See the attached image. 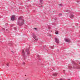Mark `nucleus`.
Returning <instances> with one entry per match:
<instances>
[{"mask_svg": "<svg viewBox=\"0 0 80 80\" xmlns=\"http://www.w3.org/2000/svg\"><path fill=\"white\" fill-rule=\"evenodd\" d=\"M17 24L19 26H22L24 24V20L22 19V17H19L17 22Z\"/></svg>", "mask_w": 80, "mask_h": 80, "instance_id": "obj_1", "label": "nucleus"}, {"mask_svg": "<svg viewBox=\"0 0 80 80\" xmlns=\"http://www.w3.org/2000/svg\"><path fill=\"white\" fill-rule=\"evenodd\" d=\"M30 54V52H29V49H27L25 52L24 50H22V56L23 57L24 60H25L26 59V55H28Z\"/></svg>", "mask_w": 80, "mask_h": 80, "instance_id": "obj_2", "label": "nucleus"}, {"mask_svg": "<svg viewBox=\"0 0 80 80\" xmlns=\"http://www.w3.org/2000/svg\"><path fill=\"white\" fill-rule=\"evenodd\" d=\"M33 36V38H34V39H35V40H34V42H37V40H38V39L37 38V37H36V36H35V34H33L32 35Z\"/></svg>", "mask_w": 80, "mask_h": 80, "instance_id": "obj_3", "label": "nucleus"}, {"mask_svg": "<svg viewBox=\"0 0 80 80\" xmlns=\"http://www.w3.org/2000/svg\"><path fill=\"white\" fill-rule=\"evenodd\" d=\"M64 40L66 42H68V43H69V42H71L70 40L69 39H67L66 38L64 39Z\"/></svg>", "mask_w": 80, "mask_h": 80, "instance_id": "obj_4", "label": "nucleus"}, {"mask_svg": "<svg viewBox=\"0 0 80 80\" xmlns=\"http://www.w3.org/2000/svg\"><path fill=\"white\" fill-rule=\"evenodd\" d=\"M55 40L56 43H59V40L58 39H57V38H55Z\"/></svg>", "mask_w": 80, "mask_h": 80, "instance_id": "obj_5", "label": "nucleus"}, {"mask_svg": "<svg viewBox=\"0 0 80 80\" xmlns=\"http://www.w3.org/2000/svg\"><path fill=\"white\" fill-rule=\"evenodd\" d=\"M11 20H12V21H13L14 20H15V16H12L11 18Z\"/></svg>", "mask_w": 80, "mask_h": 80, "instance_id": "obj_6", "label": "nucleus"}, {"mask_svg": "<svg viewBox=\"0 0 80 80\" xmlns=\"http://www.w3.org/2000/svg\"><path fill=\"white\" fill-rule=\"evenodd\" d=\"M70 18H73L74 17V16L73 14H71L69 16Z\"/></svg>", "mask_w": 80, "mask_h": 80, "instance_id": "obj_7", "label": "nucleus"}, {"mask_svg": "<svg viewBox=\"0 0 80 80\" xmlns=\"http://www.w3.org/2000/svg\"><path fill=\"white\" fill-rule=\"evenodd\" d=\"M43 0H40V2L41 3V4H43L42 2Z\"/></svg>", "mask_w": 80, "mask_h": 80, "instance_id": "obj_8", "label": "nucleus"}, {"mask_svg": "<svg viewBox=\"0 0 80 80\" xmlns=\"http://www.w3.org/2000/svg\"><path fill=\"white\" fill-rule=\"evenodd\" d=\"M57 75V73H54L53 74V76H56Z\"/></svg>", "mask_w": 80, "mask_h": 80, "instance_id": "obj_9", "label": "nucleus"}, {"mask_svg": "<svg viewBox=\"0 0 80 80\" xmlns=\"http://www.w3.org/2000/svg\"><path fill=\"white\" fill-rule=\"evenodd\" d=\"M66 12H69V13H70V10H68L66 11Z\"/></svg>", "mask_w": 80, "mask_h": 80, "instance_id": "obj_10", "label": "nucleus"}, {"mask_svg": "<svg viewBox=\"0 0 80 80\" xmlns=\"http://www.w3.org/2000/svg\"><path fill=\"white\" fill-rule=\"evenodd\" d=\"M22 65H25V62H23L22 63Z\"/></svg>", "mask_w": 80, "mask_h": 80, "instance_id": "obj_11", "label": "nucleus"}, {"mask_svg": "<svg viewBox=\"0 0 80 80\" xmlns=\"http://www.w3.org/2000/svg\"><path fill=\"white\" fill-rule=\"evenodd\" d=\"M7 65L8 67L9 66V64H8V63H7Z\"/></svg>", "mask_w": 80, "mask_h": 80, "instance_id": "obj_12", "label": "nucleus"}, {"mask_svg": "<svg viewBox=\"0 0 80 80\" xmlns=\"http://www.w3.org/2000/svg\"><path fill=\"white\" fill-rule=\"evenodd\" d=\"M56 34H58V32H56Z\"/></svg>", "mask_w": 80, "mask_h": 80, "instance_id": "obj_13", "label": "nucleus"}, {"mask_svg": "<svg viewBox=\"0 0 80 80\" xmlns=\"http://www.w3.org/2000/svg\"><path fill=\"white\" fill-rule=\"evenodd\" d=\"M60 6H61V7L62 6V4H59Z\"/></svg>", "mask_w": 80, "mask_h": 80, "instance_id": "obj_14", "label": "nucleus"}, {"mask_svg": "<svg viewBox=\"0 0 80 80\" xmlns=\"http://www.w3.org/2000/svg\"><path fill=\"white\" fill-rule=\"evenodd\" d=\"M48 29H50V26H49L48 27Z\"/></svg>", "mask_w": 80, "mask_h": 80, "instance_id": "obj_15", "label": "nucleus"}, {"mask_svg": "<svg viewBox=\"0 0 80 80\" xmlns=\"http://www.w3.org/2000/svg\"><path fill=\"white\" fill-rule=\"evenodd\" d=\"M49 37H51V34H49Z\"/></svg>", "mask_w": 80, "mask_h": 80, "instance_id": "obj_16", "label": "nucleus"}, {"mask_svg": "<svg viewBox=\"0 0 80 80\" xmlns=\"http://www.w3.org/2000/svg\"><path fill=\"white\" fill-rule=\"evenodd\" d=\"M37 57H38V58H39V55H38Z\"/></svg>", "mask_w": 80, "mask_h": 80, "instance_id": "obj_17", "label": "nucleus"}, {"mask_svg": "<svg viewBox=\"0 0 80 80\" xmlns=\"http://www.w3.org/2000/svg\"><path fill=\"white\" fill-rule=\"evenodd\" d=\"M62 14H59V15H60V16H61L62 15Z\"/></svg>", "mask_w": 80, "mask_h": 80, "instance_id": "obj_18", "label": "nucleus"}, {"mask_svg": "<svg viewBox=\"0 0 80 80\" xmlns=\"http://www.w3.org/2000/svg\"><path fill=\"white\" fill-rule=\"evenodd\" d=\"M34 29L35 30H37V28H35Z\"/></svg>", "mask_w": 80, "mask_h": 80, "instance_id": "obj_19", "label": "nucleus"}, {"mask_svg": "<svg viewBox=\"0 0 80 80\" xmlns=\"http://www.w3.org/2000/svg\"><path fill=\"white\" fill-rule=\"evenodd\" d=\"M6 31H7V32H8V29H6Z\"/></svg>", "mask_w": 80, "mask_h": 80, "instance_id": "obj_20", "label": "nucleus"}, {"mask_svg": "<svg viewBox=\"0 0 80 80\" xmlns=\"http://www.w3.org/2000/svg\"><path fill=\"white\" fill-rule=\"evenodd\" d=\"M59 80H63V79H60Z\"/></svg>", "mask_w": 80, "mask_h": 80, "instance_id": "obj_21", "label": "nucleus"}, {"mask_svg": "<svg viewBox=\"0 0 80 80\" xmlns=\"http://www.w3.org/2000/svg\"><path fill=\"white\" fill-rule=\"evenodd\" d=\"M16 29H17V28H15V30H16Z\"/></svg>", "mask_w": 80, "mask_h": 80, "instance_id": "obj_22", "label": "nucleus"}, {"mask_svg": "<svg viewBox=\"0 0 80 80\" xmlns=\"http://www.w3.org/2000/svg\"><path fill=\"white\" fill-rule=\"evenodd\" d=\"M51 48H53V46H52V47H51Z\"/></svg>", "mask_w": 80, "mask_h": 80, "instance_id": "obj_23", "label": "nucleus"}, {"mask_svg": "<svg viewBox=\"0 0 80 80\" xmlns=\"http://www.w3.org/2000/svg\"><path fill=\"white\" fill-rule=\"evenodd\" d=\"M65 72V71H63V72Z\"/></svg>", "mask_w": 80, "mask_h": 80, "instance_id": "obj_24", "label": "nucleus"}, {"mask_svg": "<svg viewBox=\"0 0 80 80\" xmlns=\"http://www.w3.org/2000/svg\"><path fill=\"white\" fill-rule=\"evenodd\" d=\"M68 80H70V79H68Z\"/></svg>", "mask_w": 80, "mask_h": 80, "instance_id": "obj_25", "label": "nucleus"}, {"mask_svg": "<svg viewBox=\"0 0 80 80\" xmlns=\"http://www.w3.org/2000/svg\"><path fill=\"white\" fill-rule=\"evenodd\" d=\"M73 63H74V62H73Z\"/></svg>", "mask_w": 80, "mask_h": 80, "instance_id": "obj_26", "label": "nucleus"}, {"mask_svg": "<svg viewBox=\"0 0 80 80\" xmlns=\"http://www.w3.org/2000/svg\"><path fill=\"white\" fill-rule=\"evenodd\" d=\"M42 7V6H41V7Z\"/></svg>", "mask_w": 80, "mask_h": 80, "instance_id": "obj_27", "label": "nucleus"}, {"mask_svg": "<svg viewBox=\"0 0 80 80\" xmlns=\"http://www.w3.org/2000/svg\"><path fill=\"white\" fill-rule=\"evenodd\" d=\"M3 30H5V29H4V28H3Z\"/></svg>", "mask_w": 80, "mask_h": 80, "instance_id": "obj_28", "label": "nucleus"}, {"mask_svg": "<svg viewBox=\"0 0 80 80\" xmlns=\"http://www.w3.org/2000/svg\"><path fill=\"white\" fill-rule=\"evenodd\" d=\"M70 68H71V67H70Z\"/></svg>", "mask_w": 80, "mask_h": 80, "instance_id": "obj_29", "label": "nucleus"}]
</instances>
